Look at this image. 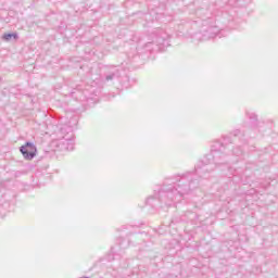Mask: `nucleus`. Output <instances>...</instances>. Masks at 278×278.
Returning a JSON list of instances; mask_svg holds the SVG:
<instances>
[{
    "label": "nucleus",
    "instance_id": "f257e3e1",
    "mask_svg": "<svg viewBox=\"0 0 278 278\" xmlns=\"http://www.w3.org/2000/svg\"><path fill=\"white\" fill-rule=\"evenodd\" d=\"M20 151L24 157V160H34L36 157V146L31 142H26L24 146L20 148Z\"/></svg>",
    "mask_w": 278,
    "mask_h": 278
},
{
    "label": "nucleus",
    "instance_id": "f03ea898",
    "mask_svg": "<svg viewBox=\"0 0 278 278\" xmlns=\"http://www.w3.org/2000/svg\"><path fill=\"white\" fill-rule=\"evenodd\" d=\"M12 38L14 40H18V34L16 33H11V34H4L2 36V39L5 40L7 42H10V40H12Z\"/></svg>",
    "mask_w": 278,
    "mask_h": 278
},
{
    "label": "nucleus",
    "instance_id": "7ed1b4c3",
    "mask_svg": "<svg viewBox=\"0 0 278 278\" xmlns=\"http://www.w3.org/2000/svg\"><path fill=\"white\" fill-rule=\"evenodd\" d=\"M233 155H242V150L240 148H237L232 151Z\"/></svg>",
    "mask_w": 278,
    "mask_h": 278
},
{
    "label": "nucleus",
    "instance_id": "20e7f679",
    "mask_svg": "<svg viewBox=\"0 0 278 278\" xmlns=\"http://www.w3.org/2000/svg\"><path fill=\"white\" fill-rule=\"evenodd\" d=\"M60 144H71V140H68V139H62V140L60 141Z\"/></svg>",
    "mask_w": 278,
    "mask_h": 278
},
{
    "label": "nucleus",
    "instance_id": "39448f33",
    "mask_svg": "<svg viewBox=\"0 0 278 278\" xmlns=\"http://www.w3.org/2000/svg\"><path fill=\"white\" fill-rule=\"evenodd\" d=\"M112 79H114V74L106 76V81H112Z\"/></svg>",
    "mask_w": 278,
    "mask_h": 278
},
{
    "label": "nucleus",
    "instance_id": "423d86ee",
    "mask_svg": "<svg viewBox=\"0 0 278 278\" xmlns=\"http://www.w3.org/2000/svg\"><path fill=\"white\" fill-rule=\"evenodd\" d=\"M64 149H68V147H65Z\"/></svg>",
    "mask_w": 278,
    "mask_h": 278
}]
</instances>
